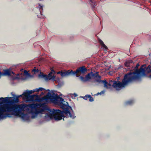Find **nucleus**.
<instances>
[{
  "label": "nucleus",
  "mask_w": 151,
  "mask_h": 151,
  "mask_svg": "<svg viewBox=\"0 0 151 151\" xmlns=\"http://www.w3.org/2000/svg\"><path fill=\"white\" fill-rule=\"evenodd\" d=\"M32 101H37L41 102L45 100H50L52 103L58 105L60 106L63 109L61 111L59 109L52 110L50 109H48L49 112L46 113V115L45 116V119L48 121L53 118L56 121L60 120L62 119L64 114L67 117H70L72 119H74L76 117L74 116V114H71L70 111L72 109L71 107L68 105V102L64 101V99L60 97L58 94H55L53 92H48L46 96L41 98H40L37 95H31Z\"/></svg>",
  "instance_id": "nucleus-1"
},
{
  "label": "nucleus",
  "mask_w": 151,
  "mask_h": 151,
  "mask_svg": "<svg viewBox=\"0 0 151 151\" xmlns=\"http://www.w3.org/2000/svg\"><path fill=\"white\" fill-rule=\"evenodd\" d=\"M151 72L150 66L146 67V65H142L139 69L136 70L133 72L126 74L122 82L118 81L120 78L119 77L117 78L118 81H111V82L113 83L112 86L116 90L119 91L129 83L140 81L142 77L146 76V73Z\"/></svg>",
  "instance_id": "nucleus-2"
},
{
  "label": "nucleus",
  "mask_w": 151,
  "mask_h": 151,
  "mask_svg": "<svg viewBox=\"0 0 151 151\" xmlns=\"http://www.w3.org/2000/svg\"><path fill=\"white\" fill-rule=\"evenodd\" d=\"M87 69L84 66L80 67L78 68L76 71H73L72 70H69L65 72L62 71H59L58 74H60L62 77L68 76H75L76 77H79L81 81L83 82H86L89 81L92 77H94L95 74L98 73L99 72H96L95 73H93L92 71L88 73L86 76L85 77L78 75L80 73L84 74L86 72Z\"/></svg>",
  "instance_id": "nucleus-3"
},
{
  "label": "nucleus",
  "mask_w": 151,
  "mask_h": 151,
  "mask_svg": "<svg viewBox=\"0 0 151 151\" xmlns=\"http://www.w3.org/2000/svg\"><path fill=\"white\" fill-rule=\"evenodd\" d=\"M26 107L25 105H13L7 104L6 113L10 112L11 117L12 115L20 117L24 121H29V116L28 114H24V111Z\"/></svg>",
  "instance_id": "nucleus-4"
},
{
  "label": "nucleus",
  "mask_w": 151,
  "mask_h": 151,
  "mask_svg": "<svg viewBox=\"0 0 151 151\" xmlns=\"http://www.w3.org/2000/svg\"><path fill=\"white\" fill-rule=\"evenodd\" d=\"M29 107L30 109L29 113L32 115L31 117L32 119L36 118L38 114L40 113L44 114L45 110L44 109H37L35 107L34 104L30 105Z\"/></svg>",
  "instance_id": "nucleus-5"
},
{
  "label": "nucleus",
  "mask_w": 151,
  "mask_h": 151,
  "mask_svg": "<svg viewBox=\"0 0 151 151\" xmlns=\"http://www.w3.org/2000/svg\"><path fill=\"white\" fill-rule=\"evenodd\" d=\"M7 104H0V120H3L7 117H10L11 115L6 113Z\"/></svg>",
  "instance_id": "nucleus-6"
},
{
  "label": "nucleus",
  "mask_w": 151,
  "mask_h": 151,
  "mask_svg": "<svg viewBox=\"0 0 151 151\" xmlns=\"http://www.w3.org/2000/svg\"><path fill=\"white\" fill-rule=\"evenodd\" d=\"M2 76H9L12 74H14V73L12 71L11 68L3 70V72H2Z\"/></svg>",
  "instance_id": "nucleus-7"
},
{
  "label": "nucleus",
  "mask_w": 151,
  "mask_h": 151,
  "mask_svg": "<svg viewBox=\"0 0 151 151\" xmlns=\"http://www.w3.org/2000/svg\"><path fill=\"white\" fill-rule=\"evenodd\" d=\"M51 71L49 73L48 76H47V81L50 80L55 81V76L53 74V73H55V71L52 68H51Z\"/></svg>",
  "instance_id": "nucleus-8"
},
{
  "label": "nucleus",
  "mask_w": 151,
  "mask_h": 151,
  "mask_svg": "<svg viewBox=\"0 0 151 151\" xmlns=\"http://www.w3.org/2000/svg\"><path fill=\"white\" fill-rule=\"evenodd\" d=\"M95 81V82H98L99 83H103L104 84V87L106 88H108V86H107V82L106 80H101L99 79H97Z\"/></svg>",
  "instance_id": "nucleus-9"
},
{
  "label": "nucleus",
  "mask_w": 151,
  "mask_h": 151,
  "mask_svg": "<svg viewBox=\"0 0 151 151\" xmlns=\"http://www.w3.org/2000/svg\"><path fill=\"white\" fill-rule=\"evenodd\" d=\"M39 9L40 11V14H39L37 15V16L38 18H42L43 17L42 16V11H43V8L42 6L40 4H39Z\"/></svg>",
  "instance_id": "nucleus-10"
},
{
  "label": "nucleus",
  "mask_w": 151,
  "mask_h": 151,
  "mask_svg": "<svg viewBox=\"0 0 151 151\" xmlns=\"http://www.w3.org/2000/svg\"><path fill=\"white\" fill-rule=\"evenodd\" d=\"M83 99L87 100L88 99H89V100L90 102H92L94 101L92 97L90 95H86L84 97H83Z\"/></svg>",
  "instance_id": "nucleus-11"
},
{
  "label": "nucleus",
  "mask_w": 151,
  "mask_h": 151,
  "mask_svg": "<svg viewBox=\"0 0 151 151\" xmlns=\"http://www.w3.org/2000/svg\"><path fill=\"white\" fill-rule=\"evenodd\" d=\"M23 95L25 97L27 101H32V97L31 96V95L27 94H23Z\"/></svg>",
  "instance_id": "nucleus-12"
},
{
  "label": "nucleus",
  "mask_w": 151,
  "mask_h": 151,
  "mask_svg": "<svg viewBox=\"0 0 151 151\" xmlns=\"http://www.w3.org/2000/svg\"><path fill=\"white\" fill-rule=\"evenodd\" d=\"M9 98L7 97L5 98H0V104H2L4 102H8Z\"/></svg>",
  "instance_id": "nucleus-13"
},
{
  "label": "nucleus",
  "mask_w": 151,
  "mask_h": 151,
  "mask_svg": "<svg viewBox=\"0 0 151 151\" xmlns=\"http://www.w3.org/2000/svg\"><path fill=\"white\" fill-rule=\"evenodd\" d=\"M18 98L19 96H17L16 98H14L10 102L12 103H18L19 101Z\"/></svg>",
  "instance_id": "nucleus-14"
},
{
  "label": "nucleus",
  "mask_w": 151,
  "mask_h": 151,
  "mask_svg": "<svg viewBox=\"0 0 151 151\" xmlns=\"http://www.w3.org/2000/svg\"><path fill=\"white\" fill-rule=\"evenodd\" d=\"M99 42L100 44L104 48L106 49H107V47L106 46L105 44L104 43L103 41L100 39H99Z\"/></svg>",
  "instance_id": "nucleus-15"
},
{
  "label": "nucleus",
  "mask_w": 151,
  "mask_h": 151,
  "mask_svg": "<svg viewBox=\"0 0 151 151\" xmlns=\"http://www.w3.org/2000/svg\"><path fill=\"white\" fill-rule=\"evenodd\" d=\"M34 92V90H30V91H28V90L27 91L26 90V91H25L23 92V94H27L30 95V94H32V93H33Z\"/></svg>",
  "instance_id": "nucleus-16"
},
{
  "label": "nucleus",
  "mask_w": 151,
  "mask_h": 151,
  "mask_svg": "<svg viewBox=\"0 0 151 151\" xmlns=\"http://www.w3.org/2000/svg\"><path fill=\"white\" fill-rule=\"evenodd\" d=\"M134 102L133 100H130L125 102V104L126 105H131Z\"/></svg>",
  "instance_id": "nucleus-17"
},
{
  "label": "nucleus",
  "mask_w": 151,
  "mask_h": 151,
  "mask_svg": "<svg viewBox=\"0 0 151 151\" xmlns=\"http://www.w3.org/2000/svg\"><path fill=\"white\" fill-rule=\"evenodd\" d=\"M132 62H133V61H132V60H128L127 61H126L125 63L124 64L126 66L128 67L129 65V64L130 63H132Z\"/></svg>",
  "instance_id": "nucleus-18"
},
{
  "label": "nucleus",
  "mask_w": 151,
  "mask_h": 151,
  "mask_svg": "<svg viewBox=\"0 0 151 151\" xmlns=\"http://www.w3.org/2000/svg\"><path fill=\"white\" fill-rule=\"evenodd\" d=\"M40 77L44 78L46 81L47 79V76L43 74H41L39 75Z\"/></svg>",
  "instance_id": "nucleus-19"
},
{
  "label": "nucleus",
  "mask_w": 151,
  "mask_h": 151,
  "mask_svg": "<svg viewBox=\"0 0 151 151\" xmlns=\"http://www.w3.org/2000/svg\"><path fill=\"white\" fill-rule=\"evenodd\" d=\"M24 74L28 76L29 75L28 72L25 70H24Z\"/></svg>",
  "instance_id": "nucleus-20"
},
{
  "label": "nucleus",
  "mask_w": 151,
  "mask_h": 151,
  "mask_svg": "<svg viewBox=\"0 0 151 151\" xmlns=\"http://www.w3.org/2000/svg\"><path fill=\"white\" fill-rule=\"evenodd\" d=\"M98 73L97 74H95V76H94V77H98V78L99 79H100L101 78V76H99L98 75Z\"/></svg>",
  "instance_id": "nucleus-21"
},
{
  "label": "nucleus",
  "mask_w": 151,
  "mask_h": 151,
  "mask_svg": "<svg viewBox=\"0 0 151 151\" xmlns=\"http://www.w3.org/2000/svg\"><path fill=\"white\" fill-rule=\"evenodd\" d=\"M91 2V3L93 4V8H95V6H96V5L95 4L94 2V1H93L92 0H89Z\"/></svg>",
  "instance_id": "nucleus-22"
},
{
  "label": "nucleus",
  "mask_w": 151,
  "mask_h": 151,
  "mask_svg": "<svg viewBox=\"0 0 151 151\" xmlns=\"http://www.w3.org/2000/svg\"><path fill=\"white\" fill-rule=\"evenodd\" d=\"M38 91H42L44 89L43 88L40 87L39 88H38Z\"/></svg>",
  "instance_id": "nucleus-23"
},
{
  "label": "nucleus",
  "mask_w": 151,
  "mask_h": 151,
  "mask_svg": "<svg viewBox=\"0 0 151 151\" xmlns=\"http://www.w3.org/2000/svg\"><path fill=\"white\" fill-rule=\"evenodd\" d=\"M107 86L108 87V88H109L111 86V84L110 83H107Z\"/></svg>",
  "instance_id": "nucleus-24"
},
{
  "label": "nucleus",
  "mask_w": 151,
  "mask_h": 151,
  "mask_svg": "<svg viewBox=\"0 0 151 151\" xmlns=\"http://www.w3.org/2000/svg\"><path fill=\"white\" fill-rule=\"evenodd\" d=\"M34 92H39L38 88H36L33 90Z\"/></svg>",
  "instance_id": "nucleus-25"
},
{
  "label": "nucleus",
  "mask_w": 151,
  "mask_h": 151,
  "mask_svg": "<svg viewBox=\"0 0 151 151\" xmlns=\"http://www.w3.org/2000/svg\"><path fill=\"white\" fill-rule=\"evenodd\" d=\"M105 92V90H103L102 91H101V92H100V93H101V94H104Z\"/></svg>",
  "instance_id": "nucleus-26"
},
{
  "label": "nucleus",
  "mask_w": 151,
  "mask_h": 151,
  "mask_svg": "<svg viewBox=\"0 0 151 151\" xmlns=\"http://www.w3.org/2000/svg\"><path fill=\"white\" fill-rule=\"evenodd\" d=\"M139 66V64L138 63L137 64L135 67V68H138Z\"/></svg>",
  "instance_id": "nucleus-27"
},
{
  "label": "nucleus",
  "mask_w": 151,
  "mask_h": 151,
  "mask_svg": "<svg viewBox=\"0 0 151 151\" xmlns=\"http://www.w3.org/2000/svg\"><path fill=\"white\" fill-rule=\"evenodd\" d=\"M1 76H2V72L0 71V79L1 78Z\"/></svg>",
  "instance_id": "nucleus-28"
},
{
  "label": "nucleus",
  "mask_w": 151,
  "mask_h": 151,
  "mask_svg": "<svg viewBox=\"0 0 151 151\" xmlns=\"http://www.w3.org/2000/svg\"><path fill=\"white\" fill-rule=\"evenodd\" d=\"M73 95L75 97L77 96V95L76 93H74Z\"/></svg>",
  "instance_id": "nucleus-29"
},
{
  "label": "nucleus",
  "mask_w": 151,
  "mask_h": 151,
  "mask_svg": "<svg viewBox=\"0 0 151 151\" xmlns=\"http://www.w3.org/2000/svg\"><path fill=\"white\" fill-rule=\"evenodd\" d=\"M15 79H16V78L14 77H12V80H14Z\"/></svg>",
  "instance_id": "nucleus-30"
},
{
  "label": "nucleus",
  "mask_w": 151,
  "mask_h": 151,
  "mask_svg": "<svg viewBox=\"0 0 151 151\" xmlns=\"http://www.w3.org/2000/svg\"><path fill=\"white\" fill-rule=\"evenodd\" d=\"M99 94H100V95H101V93H100H100H99H99H97L96 94V95H99Z\"/></svg>",
  "instance_id": "nucleus-31"
},
{
  "label": "nucleus",
  "mask_w": 151,
  "mask_h": 151,
  "mask_svg": "<svg viewBox=\"0 0 151 151\" xmlns=\"http://www.w3.org/2000/svg\"><path fill=\"white\" fill-rule=\"evenodd\" d=\"M33 71L35 72H36V69H33Z\"/></svg>",
  "instance_id": "nucleus-32"
},
{
  "label": "nucleus",
  "mask_w": 151,
  "mask_h": 151,
  "mask_svg": "<svg viewBox=\"0 0 151 151\" xmlns=\"http://www.w3.org/2000/svg\"><path fill=\"white\" fill-rule=\"evenodd\" d=\"M22 95H23V94H22V95H19V96H19V97H21V96H22Z\"/></svg>",
  "instance_id": "nucleus-33"
},
{
  "label": "nucleus",
  "mask_w": 151,
  "mask_h": 151,
  "mask_svg": "<svg viewBox=\"0 0 151 151\" xmlns=\"http://www.w3.org/2000/svg\"><path fill=\"white\" fill-rule=\"evenodd\" d=\"M41 94V95H43L44 94V93L43 92H42Z\"/></svg>",
  "instance_id": "nucleus-34"
},
{
  "label": "nucleus",
  "mask_w": 151,
  "mask_h": 151,
  "mask_svg": "<svg viewBox=\"0 0 151 151\" xmlns=\"http://www.w3.org/2000/svg\"><path fill=\"white\" fill-rule=\"evenodd\" d=\"M23 70V69H21V70Z\"/></svg>",
  "instance_id": "nucleus-35"
},
{
  "label": "nucleus",
  "mask_w": 151,
  "mask_h": 151,
  "mask_svg": "<svg viewBox=\"0 0 151 151\" xmlns=\"http://www.w3.org/2000/svg\"><path fill=\"white\" fill-rule=\"evenodd\" d=\"M47 91H50V90H49V89H48V90H47Z\"/></svg>",
  "instance_id": "nucleus-36"
}]
</instances>
